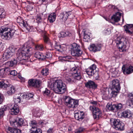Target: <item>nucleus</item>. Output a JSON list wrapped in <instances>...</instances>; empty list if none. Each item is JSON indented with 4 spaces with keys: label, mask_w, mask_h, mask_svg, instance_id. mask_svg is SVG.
Masks as SVG:
<instances>
[{
    "label": "nucleus",
    "mask_w": 133,
    "mask_h": 133,
    "mask_svg": "<svg viewBox=\"0 0 133 133\" xmlns=\"http://www.w3.org/2000/svg\"><path fill=\"white\" fill-rule=\"evenodd\" d=\"M124 29L126 32L128 34L131 35L133 33V24H127L124 26Z\"/></svg>",
    "instance_id": "6ab92c4d"
},
{
    "label": "nucleus",
    "mask_w": 133,
    "mask_h": 133,
    "mask_svg": "<svg viewBox=\"0 0 133 133\" xmlns=\"http://www.w3.org/2000/svg\"><path fill=\"white\" fill-rule=\"evenodd\" d=\"M10 74L12 76H15L17 75V72L16 70H13L10 71Z\"/></svg>",
    "instance_id": "49530a36"
},
{
    "label": "nucleus",
    "mask_w": 133,
    "mask_h": 133,
    "mask_svg": "<svg viewBox=\"0 0 133 133\" xmlns=\"http://www.w3.org/2000/svg\"><path fill=\"white\" fill-rule=\"evenodd\" d=\"M122 40V38L118 37L115 40V42L119 51L123 52L127 50L128 48L126 45V43L125 41H123Z\"/></svg>",
    "instance_id": "1a4fd4ad"
},
{
    "label": "nucleus",
    "mask_w": 133,
    "mask_h": 133,
    "mask_svg": "<svg viewBox=\"0 0 133 133\" xmlns=\"http://www.w3.org/2000/svg\"><path fill=\"white\" fill-rule=\"evenodd\" d=\"M115 109L119 110L121 109L123 107V105L121 103H119L117 105H115Z\"/></svg>",
    "instance_id": "37998d69"
},
{
    "label": "nucleus",
    "mask_w": 133,
    "mask_h": 133,
    "mask_svg": "<svg viewBox=\"0 0 133 133\" xmlns=\"http://www.w3.org/2000/svg\"><path fill=\"white\" fill-rule=\"evenodd\" d=\"M34 6L31 5H27L26 8L27 11H31L33 9Z\"/></svg>",
    "instance_id": "3c124183"
},
{
    "label": "nucleus",
    "mask_w": 133,
    "mask_h": 133,
    "mask_svg": "<svg viewBox=\"0 0 133 133\" xmlns=\"http://www.w3.org/2000/svg\"><path fill=\"white\" fill-rule=\"evenodd\" d=\"M32 49L28 43H25L23 47L19 50V59L28 60L30 59V56L32 54Z\"/></svg>",
    "instance_id": "f03ea898"
},
{
    "label": "nucleus",
    "mask_w": 133,
    "mask_h": 133,
    "mask_svg": "<svg viewBox=\"0 0 133 133\" xmlns=\"http://www.w3.org/2000/svg\"><path fill=\"white\" fill-rule=\"evenodd\" d=\"M34 56L36 58L42 60H44L45 57L43 54L38 51L36 52L34 54Z\"/></svg>",
    "instance_id": "393cba45"
},
{
    "label": "nucleus",
    "mask_w": 133,
    "mask_h": 133,
    "mask_svg": "<svg viewBox=\"0 0 133 133\" xmlns=\"http://www.w3.org/2000/svg\"><path fill=\"white\" fill-rule=\"evenodd\" d=\"M102 97L103 99H107L109 98V92L108 90H107L104 91L102 94Z\"/></svg>",
    "instance_id": "7c9ffc66"
},
{
    "label": "nucleus",
    "mask_w": 133,
    "mask_h": 133,
    "mask_svg": "<svg viewBox=\"0 0 133 133\" xmlns=\"http://www.w3.org/2000/svg\"><path fill=\"white\" fill-rule=\"evenodd\" d=\"M48 86L56 93L63 94L66 91L65 84L61 80L52 81L48 83Z\"/></svg>",
    "instance_id": "f257e3e1"
},
{
    "label": "nucleus",
    "mask_w": 133,
    "mask_h": 133,
    "mask_svg": "<svg viewBox=\"0 0 133 133\" xmlns=\"http://www.w3.org/2000/svg\"><path fill=\"white\" fill-rule=\"evenodd\" d=\"M30 133H42L41 130L37 128V124L35 120L31 121L29 123Z\"/></svg>",
    "instance_id": "9d476101"
},
{
    "label": "nucleus",
    "mask_w": 133,
    "mask_h": 133,
    "mask_svg": "<svg viewBox=\"0 0 133 133\" xmlns=\"http://www.w3.org/2000/svg\"><path fill=\"white\" fill-rule=\"evenodd\" d=\"M122 70L124 74H129L132 72L133 67L131 66L123 65L122 67Z\"/></svg>",
    "instance_id": "ddd939ff"
},
{
    "label": "nucleus",
    "mask_w": 133,
    "mask_h": 133,
    "mask_svg": "<svg viewBox=\"0 0 133 133\" xmlns=\"http://www.w3.org/2000/svg\"><path fill=\"white\" fill-rule=\"evenodd\" d=\"M101 47L100 44H92L90 45L89 49L91 51L96 52L101 50Z\"/></svg>",
    "instance_id": "f3484780"
},
{
    "label": "nucleus",
    "mask_w": 133,
    "mask_h": 133,
    "mask_svg": "<svg viewBox=\"0 0 133 133\" xmlns=\"http://www.w3.org/2000/svg\"><path fill=\"white\" fill-rule=\"evenodd\" d=\"M3 99L1 97V94L0 93V104H1L3 101Z\"/></svg>",
    "instance_id": "338daca9"
},
{
    "label": "nucleus",
    "mask_w": 133,
    "mask_h": 133,
    "mask_svg": "<svg viewBox=\"0 0 133 133\" xmlns=\"http://www.w3.org/2000/svg\"><path fill=\"white\" fill-rule=\"evenodd\" d=\"M111 85L112 91L111 93L112 96L115 97L117 95L120 89V85L119 81L117 79L112 80L111 82Z\"/></svg>",
    "instance_id": "423d86ee"
},
{
    "label": "nucleus",
    "mask_w": 133,
    "mask_h": 133,
    "mask_svg": "<svg viewBox=\"0 0 133 133\" xmlns=\"http://www.w3.org/2000/svg\"><path fill=\"white\" fill-rule=\"evenodd\" d=\"M17 63V61L16 60L14 59L13 61H12L10 62H7L5 63V65L7 67L8 69V67H13Z\"/></svg>",
    "instance_id": "5701e85b"
},
{
    "label": "nucleus",
    "mask_w": 133,
    "mask_h": 133,
    "mask_svg": "<svg viewBox=\"0 0 133 133\" xmlns=\"http://www.w3.org/2000/svg\"><path fill=\"white\" fill-rule=\"evenodd\" d=\"M21 24H22L24 27L25 28L27 29H28L27 27L28 25L27 24L26 22H24V21H23L21 23Z\"/></svg>",
    "instance_id": "5fc2aeb1"
},
{
    "label": "nucleus",
    "mask_w": 133,
    "mask_h": 133,
    "mask_svg": "<svg viewBox=\"0 0 133 133\" xmlns=\"http://www.w3.org/2000/svg\"><path fill=\"white\" fill-rule=\"evenodd\" d=\"M10 112L12 115H17L19 112L18 107L17 105L15 104L14 107L10 109Z\"/></svg>",
    "instance_id": "aec40b11"
},
{
    "label": "nucleus",
    "mask_w": 133,
    "mask_h": 133,
    "mask_svg": "<svg viewBox=\"0 0 133 133\" xmlns=\"http://www.w3.org/2000/svg\"><path fill=\"white\" fill-rule=\"evenodd\" d=\"M50 91L47 88H46L45 90L43 91V94L45 95H49L50 93Z\"/></svg>",
    "instance_id": "09e8293b"
},
{
    "label": "nucleus",
    "mask_w": 133,
    "mask_h": 133,
    "mask_svg": "<svg viewBox=\"0 0 133 133\" xmlns=\"http://www.w3.org/2000/svg\"><path fill=\"white\" fill-rule=\"evenodd\" d=\"M6 69L5 68L0 69V76H3L4 75Z\"/></svg>",
    "instance_id": "c03bdc74"
},
{
    "label": "nucleus",
    "mask_w": 133,
    "mask_h": 133,
    "mask_svg": "<svg viewBox=\"0 0 133 133\" xmlns=\"http://www.w3.org/2000/svg\"><path fill=\"white\" fill-rule=\"evenodd\" d=\"M21 99V101H23L25 99H26V95H20V96Z\"/></svg>",
    "instance_id": "603ef678"
},
{
    "label": "nucleus",
    "mask_w": 133,
    "mask_h": 133,
    "mask_svg": "<svg viewBox=\"0 0 133 133\" xmlns=\"http://www.w3.org/2000/svg\"><path fill=\"white\" fill-rule=\"evenodd\" d=\"M26 95V99H30V98H32L33 96V95L31 93H27Z\"/></svg>",
    "instance_id": "a18cd8bd"
},
{
    "label": "nucleus",
    "mask_w": 133,
    "mask_h": 133,
    "mask_svg": "<svg viewBox=\"0 0 133 133\" xmlns=\"http://www.w3.org/2000/svg\"><path fill=\"white\" fill-rule=\"evenodd\" d=\"M2 88H6L8 87V85L5 84L4 82H3V83L2 84Z\"/></svg>",
    "instance_id": "13d9d810"
},
{
    "label": "nucleus",
    "mask_w": 133,
    "mask_h": 133,
    "mask_svg": "<svg viewBox=\"0 0 133 133\" xmlns=\"http://www.w3.org/2000/svg\"><path fill=\"white\" fill-rule=\"evenodd\" d=\"M41 73L43 75H47L48 74V69L46 68L43 69L41 71Z\"/></svg>",
    "instance_id": "58836bf2"
},
{
    "label": "nucleus",
    "mask_w": 133,
    "mask_h": 133,
    "mask_svg": "<svg viewBox=\"0 0 133 133\" xmlns=\"http://www.w3.org/2000/svg\"><path fill=\"white\" fill-rule=\"evenodd\" d=\"M128 97L129 98H133V93H131L128 94Z\"/></svg>",
    "instance_id": "680f3d73"
},
{
    "label": "nucleus",
    "mask_w": 133,
    "mask_h": 133,
    "mask_svg": "<svg viewBox=\"0 0 133 133\" xmlns=\"http://www.w3.org/2000/svg\"><path fill=\"white\" fill-rule=\"evenodd\" d=\"M4 115V110L2 109H0V118H1L3 117Z\"/></svg>",
    "instance_id": "6e6d98bb"
},
{
    "label": "nucleus",
    "mask_w": 133,
    "mask_h": 133,
    "mask_svg": "<svg viewBox=\"0 0 133 133\" xmlns=\"http://www.w3.org/2000/svg\"><path fill=\"white\" fill-rule=\"evenodd\" d=\"M44 41L45 43H47L49 42V39L45 33H44Z\"/></svg>",
    "instance_id": "79ce46f5"
},
{
    "label": "nucleus",
    "mask_w": 133,
    "mask_h": 133,
    "mask_svg": "<svg viewBox=\"0 0 133 133\" xmlns=\"http://www.w3.org/2000/svg\"><path fill=\"white\" fill-rule=\"evenodd\" d=\"M71 55L74 56L78 57L81 55L82 52L79 45L77 43H74L70 46Z\"/></svg>",
    "instance_id": "0eeeda50"
},
{
    "label": "nucleus",
    "mask_w": 133,
    "mask_h": 133,
    "mask_svg": "<svg viewBox=\"0 0 133 133\" xmlns=\"http://www.w3.org/2000/svg\"><path fill=\"white\" fill-rule=\"evenodd\" d=\"M36 20L37 21L39 22H41V21L42 19L41 17L39 16H37L36 18Z\"/></svg>",
    "instance_id": "4d7b16f0"
},
{
    "label": "nucleus",
    "mask_w": 133,
    "mask_h": 133,
    "mask_svg": "<svg viewBox=\"0 0 133 133\" xmlns=\"http://www.w3.org/2000/svg\"><path fill=\"white\" fill-rule=\"evenodd\" d=\"M104 33L106 35H108L110 34L111 31L109 29H108L104 31Z\"/></svg>",
    "instance_id": "864d4df0"
},
{
    "label": "nucleus",
    "mask_w": 133,
    "mask_h": 133,
    "mask_svg": "<svg viewBox=\"0 0 133 133\" xmlns=\"http://www.w3.org/2000/svg\"><path fill=\"white\" fill-rule=\"evenodd\" d=\"M14 102L15 103H18L21 102V98L19 95H16L14 96Z\"/></svg>",
    "instance_id": "473e14b6"
},
{
    "label": "nucleus",
    "mask_w": 133,
    "mask_h": 133,
    "mask_svg": "<svg viewBox=\"0 0 133 133\" xmlns=\"http://www.w3.org/2000/svg\"><path fill=\"white\" fill-rule=\"evenodd\" d=\"M15 32V30H10L9 27L6 26L0 27V36L4 40L10 39L13 36Z\"/></svg>",
    "instance_id": "7ed1b4c3"
},
{
    "label": "nucleus",
    "mask_w": 133,
    "mask_h": 133,
    "mask_svg": "<svg viewBox=\"0 0 133 133\" xmlns=\"http://www.w3.org/2000/svg\"><path fill=\"white\" fill-rule=\"evenodd\" d=\"M7 108L8 107L6 106H4L2 109L4 111V110H6V109H7Z\"/></svg>",
    "instance_id": "774afa93"
},
{
    "label": "nucleus",
    "mask_w": 133,
    "mask_h": 133,
    "mask_svg": "<svg viewBox=\"0 0 133 133\" xmlns=\"http://www.w3.org/2000/svg\"><path fill=\"white\" fill-rule=\"evenodd\" d=\"M74 117L75 118L79 121H81L84 117V113L83 112L78 111L75 113Z\"/></svg>",
    "instance_id": "dca6fc26"
},
{
    "label": "nucleus",
    "mask_w": 133,
    "mask_h": 133,
    "mask_svg": "<svg viewBox=\"0 0 133 133\" xmlns=\"http://www.w3.org/2000/svg\"><path fill=\"white\" fill-rule=\"evenodd\" d=\"M116 107L115 104L112 105L109 103H108L107 105V107L109 111H113L115 109Z\"/></svg>",
    "instance_id": "2f4dec72"
},
{
    "label": "nucleus",
    "mask_w": 133,
    "mask_h": 133,
    "mask_svg": "<svg viewBox=\"0 0 133 133\" xmlns=\"http://www.w3.org/2000/svg\"><path fill=\"white\" fill-rule=\"evenodd\" d=\"M83 131V129L81 128H80L78 129H76L75 131V133H80L82 132Z\"/></svg>",
    "instance_id": "de8ad7c7"
},
{
    "label": "nucleus",
    "mask_w": 133,
    "mask_h": 133,
    "mask_svg": "<svg viewBox=\"0 0 133 133\" xmlns=\"http://www.w3.org/2000/svg\"><path fill=\"white\" fill-rule=\"evenodd\" d=\"M96 68V66L93 64L89 67L85 71L90 76L94 75L95 74H96V71L95 70Z\"/></svg>",
    "instance_id": "4468645a"
},
{
    "label": "nucleus",
    "mask_w": 133,
    "mask_h": 133,
    "mask_svg": "<svg viewBox=\"0 0 133 133\" xmlns=\"http://www.w3.org/2000/svg\"><path fill=\"white\" fill-rule=\"evenodd\" d=\"M18 78L21 80H22L23 81H24L25 80V78L21 76V75L20 74H19L18 76Z\"/></svg>",
    "instance_id": "bf43d9fd"
},
{
    "label": "nucleus",
    "mask_w": 133,
    "mask_h": 133,
    "mask_svg": "<svg viewBox=\"0 0 133 133\" xmlns=\"http://www.w3.org/2000/svg\"><path fill=\"white\" fill-rule=\"evenodd\" d=\"M113 74H114V76H116L118 74L117 72L115 70H114V71H113L112 73Z\"/></svg>",
    "instance_id": "0e129e2a"
},
{
    "label": "nucleus",
    "mask_w": 133,
    "mask_h": 133,
    "mask_svg": "<svg viewBox=\"0 0 133 133\" xmlns=\"http://www.w3.org/2000/svg\"><path fill=\"white\" fill-rule=\"evenodd\" d=\"M44 56L45 57V59L46 58H50L52 57V54L48 52L46 54V56L44 55Z\"/></svg>",
    "instance_id": "8fccbe9b"
},
{
    "label": "nucleus",
    "mask_w": 133,
    "mask_h": 133,
    "mask_svg": "<svg viewBox=\"0 0 133 133\" xmlns=\"http://www.w3.org/2000/svg\"><path fill=\"white\" fill-rule=\"evenodd\" d=\"M110 121L113 127L116 130L121 131L124 130V124L121 122L119 119L112 118Z\"/></svg>",
    "instance_id": "6e6552de"
},
{
    "label": "nucleus",
    "mask_w": 133,
    "mask_h": 133,
    "mask_svg": "<svg viewBox=\"0 0 133 133\" xmlns=\"http://www.w3.org/2000/svg\"><path fill=\"white\" fill-rule=\"evenodd\" d=\"M85 86L87 87H88L90 88L94 89L97 87V85L94 82L91 80L87 82L85 84Z\"/></svg>",
    "instance_id": "4be33fe9"
},
{
    "label": "nucleus",
    "mask_w": 133,
    "mask_h": 133,
    "mask_svg": "<svg viewBox=\"0 0 133 133\" xmlns=\"http://www.w3.org/2000/svg\"><path fill=\"white\" fill-rule=\"evenodd\" d=\"M10 123L11 125L14 127L17 128L20 126L19 124H18V123L16 119V121L14 122H10Z\"/></svg>",
    "instance_id": "e433bc0d"
},
{
    "label": "nucleus",
    "mask_w": 133,
    "mask_h": 133,
    "mask_svg": "<svg viewBox=\"0 0 133 133\" xmlns=\"http://www.w3.org/2000/svg\"><path fill=\"white\" fill-rule=\"evenodd\" d=\"M52 129L50 128L47 131V133H52Z\"/></svg>",
    "instance_id": "e2e57ef3"
},
{
    "label": "nucleus",
    "mask_w": 133,
    "mask_h": 133,
    "mask_svg": "<svg viewBox=\"0 0 133 133\" xmlns=\"http://www.w3.org/2000/svg\"><path fill=\"white\" fill-rule=\"evenodd\" d=\"M5 12L4 10L2 9H0V18H3L5 17Z\"/></svg>",
    "instance_id": "ea45409f"
},
{
    "label": "nucleus",
    "mask_w": 133,
    "mask_h": 133,
    "mask_svg": "<svg viewBox=\"0 0 133 133\" xmlns=\"http://www.w3.org/2000/svg\"><path fill=\"white\" fill-rule=\"evenodd\" d=\"M8 133H21V130L9 127L6 130Z\"/></svg>",
    "instance_id": "b1692460"
},
{
    "label": "nucleus",
    "mask_w": 133,
    "mask_h": 133,
    "mask_svg": "<svg viewBox=\"0 0 133 133\" xmlns=\"http://www.w3.org/2000/svg\"><path fill=\"white\" fill-rule=\"evenodd\" d=\"M16 119L18 123V124H19L20 126L23 125L24 123V120L22 118H17Z\"/></svg>",
    "instance_id": "4c0bfd02"
},
{
    "label": "nucleus",
    "mask_w": 133,
    "mask_h": 133,
    "mask_svg": "<svg viewBox=\"0 0 133 133\" xmlns=\"http://www.w3.org/2000/svg\"><path fill=\"white\" fill-rule=\"evenodd\" d=\"M54 47L55 49L57 51L61 52L63 50V48L61 45H60L58 43H56Z\"/></svg>",
    "instance_id": "f704fd0d"
},
{
    "label": "nucleus",
    "mask_w": 133,
    "mask_h": 133,
    "mask_svg": "<svg viewBox=\"0 0 133 133\" xmlns=\"http://www.w3.org/2000/svg\"><path fill=\"white\" fill-rule=\"evenodd\" d=\"M13 55L9 53L6 50L3 55L2 58L3 59V61H5L8 60L9 58L11 57Z\"/></svg>",
    "instance_id": "412c9836"
},
{
    "label": "nucleus",
    "mask_w": 133,
    "mask_h": 133,
    "mask_svg": "<svg viewBox=\"0 0 133 133\" xmlns=\"http://www.w3.org/2000/svg\"><path fill=\"white\" fill-rule=\"evenodd\" d=\"M90 103L94 105H97V101H93L91 102Z\"/></svg>",
    "instance_id": "052dcab7"
},
{
    "label": "nucleus",
    "mask_w": 133,
    "mask_h": 133,
    "mask_svg": "<svg viewBox=\"0 0 133 133\" xmlns=\"http://www.w3.org/2000/svg\"><path fill=\"white\" fill-rule=\"evenodd\" d=\"M70 75L69 76L68 75L65 76V78L66 82L72 83L74 81L71 78L70 76H73L74 78L77 80H80L81 78L80 70L76 67H74L72 68L68 72Z\"/></svg>",
    "instance_id": "20e7f679"
},
{
    "label": "nucleus",
    "mask_w": 133,
    "mask_h": 133,
    "mask_svg": "<svg viewBox=\"0 0 133 133\" xmlns=\"http://www.w3.org/2000/svg\"><path fill=\"white\" fill-rule=\"evenodd\" d=\"M121 14L119 12H117L114 14L111 17L112 21L115 22H118L120 19Z\"/></svg>",
    "instance_id": "a211bd4d"
},
{
    "label": "nucleus",
    "mask_w": 133,
    "mask_h": 133,
    "mask_svg": "<svg viewBox=\"0 0 133 133\" xmlns=\"http://www.w3.org/2000/svg\"><path fill=\"white\" fill-rule=\"evenodd\" d=\"M16 48L13 46H10L6 50L8 51L9 53L11 54L12 55L15 54Z\"/></svg>",
    "instance_id": "c85d7f7f"
},
{
    "label": "nucleus",
    "mask_w": 133,
    "mask_h": 133,
    "mask_svg": "<svg viewBox=\"0 0 133 133\" xmlns=\"http://www.w3.org/2000/svg\"><path fill=\"white\" fill-rule=\"evenodd\" d=\"M126 104L130 107H133V98L129 97L127 101Z\"/></svg>",
    "instance_id": "72a5a7b5"
},
{
    "label": "nucleus",
    "mask_w": 133,
    "mask_h": 133,
    "mask_svg": "<svg viewBox=\"0 0 133 133\" xmlns=\"http://www.w3.org/2000/svg\"><path fill=\"white\" fill-rule=\"evenodd\" d=\"M90 110L92 112L94 118L98 119L101 116V112L100 109L94 106H90Z\"/></svg>",
    "instance_id": "9b49d317"
},
{
    "label": "nucleus",
    "mask_w": 133,
    "mask_h": 133,
    "mask_svg": "<svg viewBox=\"0 0 133 133\" xmlns=\"http://www.w3.org/2000/svg\"><path fill=\"white\" fill-rule=\"evenodd\" d=\"M36 49L37 50H42L43 49V46L42 44H38L35 46Z\"/></svg>",
    "instance_id": "a19ab883"
},
{
    "label": "nucleus",
    "mask_w": 133,
    "mask_h": 133,
    "mask_svg": "<svg viewBox=\"0 0 133 133\" xmlns=\"http://www.w3.org/2000/svg\"><path fill=\"white\" fill-rule=\"evenodd\" d=\"M40 83L41 82L39 80L35 79H30L28 81V84L29 86L35 87H39Z\"/></svg>",
    "instance_id": "f8f14e48"
},
{
    "label": "nucleus",
    "mask_w": 133,
    "mask_h": 133,
    "mask_svg": "<svg viewBox=\"0 0 133 133\" xmlns=\"http://www.w3.org/2000/svg\"><path fill=\"white\" fill-rule=\"evenodd\" d=\"M96 74L97 75L95 77L96 80H98L99 79V76L98 75L97 73H96Z\"/></svg>",
    "instance_id": "69168bd1"
},
{
    "label": "nucleus",
    "mask_w": 133,
    "mask_h": 133,
    "mask_svg": "<svg viewBox=\"0 0 133 133\" xmlns=\"http://www.w3.org/2000/svg\"><path fill=\"white\" fill-rule=\"evenodd\" d=\"M118 116L120 118L123 117L125 118H130L132 117V114L130 111L126 110L121 113L118 112Z\"/></svg>",
    "instance_id": "2eb2a0df"
},
{
    "label": "nucleus",
    "mask_w": 133,
    "mask_h": 133,
    "mask_svg": "<svg viewBox=\"0 0 133 133\" xmlns=\"http://www.w3.org/2000/svg\"><path fill=\"white\" fill-rule=\"evenodd\" d=\"M56 15L55 13H51L48 16V20L50 23H53L56 19Z\"/></svg>",
    "instance_id": "bb28decb"
},
{
    "label": "nucleus",
    "mask_w": 133,
    "mask_h": 133,
    "mask_svg": "<svg viewBox=\"0 0 133 133\" xmlns=\"http://www.w3.org/2000/svg\"><path fill=\"white\" fill-rule=\"evenodd\" d=\"M64 102L65 105L69 108L73 109L77 108L79 104L78 100L67 96H65Z\"/></svg>",
    "instance_id": "39448f33"
},
{
    "label": "nucleus",
    "mask_w": 133,
    "mask_h": 133,
    "mask_svg": "<svg viewBox=\"0 0 133 133\" xmlns=\"http://www.w3.org/2000/svg\"><path fill=\"white\" fill-rule=\"evenodd\" d=\"M69 15L66 12H64L61 14L59 16L61 21H65Z\"/></svg>",
    "instance_id": "a878e982"
},
{
    "label": "nucleus",
    "mask_w": 133,
    "mask_h": 133,
    "mask_svg": "<svg viewBox=\"0 0 133 133\" xmlns=\"http://www.w3.org/2000/svg\"><path fill=\"white\" fill-rule=\"evenodd\" d=\"M71 35V34L70 33H68V32L66 31V32H62L59 34V37H64L66 35L70 36Z\"/></svg>",
    "instance_id": "c9c22d12"
},
{
    "label": "nucleus",
    "mask_w": 133,
    "mask_h": 133,
    "mask_svg": "<svg viewBox=\"0 0 133 133\" xmlns=\"http://www.w3.org/2000/svg\"><path fill=\"white\" fill-rule=\"evenodd\" d=\"M90 33L89 32L87 34V31H84V35L83 41L85 42H88L90 38Z\"/></svg>",
    "instance_id": "cd10ccee"
},
{
    "label": "nucleus",
    "mask_w": 133,
    "mask_h": 133,
    "mask_svg": "<svg viewBox=\"0 0 133 133\" xmlns=\"http://www.w3.org/2000/svg\"><path fill=\"white\" fill-rule=\"evenodd\" d=\"M16 90L15 87L11 86L9 88V90L7 91L8 94L9 95H11L14 94Z\"/></svg>",
    "instance_id": "c756f323"
}]
</instances>
